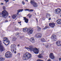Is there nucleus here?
Masks as SVG:
<instances>
[{"instance_id":"obj_53","label":"nucleus","mask_w":61,"mask_h":61,"mask_svg":"<svg viewBox=\"0 0 61 61\" xmlns=\"http://www.w3.org/2000/svg\"><path fill=\"white\" fill-rule=\"evenodd\" d=\"M36 13H35V15H36Z\"/></svg>"},{"instance_id":"obj_51","label":"nucleus","mask_w":61,"mask_h":61,"mask_svg":"<svg viewBox=\"0 0 61 61\" xmlns=\"http://www.w3.org/2000/svg\"><path fill=\"white\" fill-rule=\"evenodd\" d=\"M43 45H45V44H44V43H43Z\"/></svg>"},{"instance_id":"obj_36","label":"nucleus","mask_w":61,"mask_h":61,"mask_svg":"<svg viewBox=\"0 0 61 61\" xmlns=\"http://www.w3.org/2000/svg\"><path fill=\"white\" fill-rule=\"evenodd\" d=\"M5 1L6 2H8V1H9V0H5Z\"/></svg>"},{"instance_id":"obj_37","label":"nucleus","mask_w":61,"mask_h":61,"mask_svg":"<svg viewBox=\"0 0 61 61\" xmlns=\"http://www.w3.org/2000/svg\"><path fill=\"white\" fill-rule=\"evenodd\" d=\"M3 9L4 10H5V6H4L3 7Z\"/></svg>"},{"instance_id":"obj_8","label":"nucleus","mask_w":61,"mask_h":61,"mask_svg":"<svg viewBox=\"0 0 61 61\" xmlns=\"http://www.w3.org/2000/svg\"><path fill=\"white\" fill-rule=\"evenodd\" d=\"M1 42V41H0V50L2 52V51H4L5 50V49L4 47L2 46Z\"/></svg>"},{"instance_id":"obj_9","label":"nucleus","mask_w":61,"mask_h":61,"mask_svg":"<svg viewBox=\"0 0 61 61\" xmlns=\"http://www.w3.org/2000/svg\"><path fill=\"white\" fill-rule=\"evenodd\" d=\"M61 9L60 8H58L57 9L55 10V12L56 14H58L59 13H60L61 12Z\"/></svg>"},{"instance_id":"obj_49","label":"nucleus","mask_w":61,"mask_h":61,"mask_svg":"<svg viewBox=\"0 0 61 61\" xmlns=\"http://www.w3.org/2000/svg\"><path fill=\"white\" fill-rule=\"evenodd\" d=\"M26 1H27V2L28 0H25Z\"/></svg>"},{"instance_id":"obj_11","label":"nucleus","mask_w":61,"mask_h":61,"mask_svg":"<svg viewBox=\"0 0 61 61\" xmlns=\"http://www.w3.org/2000/svg\"><path fill=\"white\" fill-rule=\"evenodd\" d=\"M49 25L52 28H53L55 26V24L54 23H51L49 24Z\"/></svg>"},{"instance_id":"obj_43","label":"nucleus","mask_w":61,"mask_h":61,"mask_svg":"<svg viewBox=\"0 0 61 61\" xmlns=\"http://www.w3.org/2000/svg\"><path fill=\"white\" fill-rule=\"evenodd\" d=\"M18 37H19V38H21V36H18Z\"/></svg>"},{"instance_id":"obj_22","label":"nucleus","mask_w":61,"mask_h":61,"mask_svg":"<svg viewBox=\"0 0 61 61\" xmlns=\"http://www.w3.org/2000/svg\"><path fill=\"white\" fill-rule=\"evenodd\" d=\"M4 60H5V58L3 57H1L0 58V61H4Z\"/></svg>"},{"instance_id":"obj_27","label":"nucleus","mask_w":61,"mask_h":61,"mask_svg":"<svg viewBox=\"0 0 61 61\" xmlns=\"http://www.w3.org/2000/svg\"><path fill=\"white\" fill-rule=\"evenodd\" d=\"M28 16H29V18H31L32 17V15L30 14H29L27 15Z\"/></svg>"},{"instance_id":"obj_23","label":"nucleus","mask_w":61,"mask_h":61,"mask_svg":"<svg viewBox=\"0 0 61 61\" xmlns=\"http://www.w3.org/2000/svg\"><path fill=\"white\" fill-rule=\"evenodd\" d=\"M38 56L39 58H43V56L41 54H40Z\"/></svg>"},{"instance_id":"obj_14","label":"nucleus","mask_w":61,"mask_h":61,"mask_svg":"<svg viewBox=\"0 0 61 61\" xmlns=\"http://www.w3.org/2000/svg\"><path fill=\"white\" fill-rule=\"evenodd\" d=\"M30 41L31 42V43H34L35 42V40L34 39V38L33 37H32L30 39Z\"/></svg>"},{"instance_id":"obj_29","label":"nucleus","mask_w":61,"mask_h":61,"mask_svg":"<svg viewBox=\"0 0 61 61\" xmlns=\"http://www.w3.org/2000/svg\"><path fill=\"white\" fill-rule=\"evenodd\" d=\"M19 35V32H17V33H16L15 34V35L16 36H17V35Z\"/></svg>"},{"instance_id":"obj_34","label":"nucleus","mask_w":61,"mask_h":61,"mask_svg":"<svg viewBox=\"0 0 61 61\" xmlns=\"http://www.w3.org/2000/svg\"><path fill=\"white\" fill-rule=\"evenodd\" d=\"M36 61H43L40 59H38Z\"/></svg>"},{"instance_id":"obj_54","label":"nucleus","mask_w":61,"mask_h":61,"mask_svg":"<svg viewBox=\"0 0 61 61\" xmlns=\"http://www.w3.org/2000/svg\"><path fill=\"white\" fill-rule=\"evenodd\" d=\"M0 17H1V16H0Z\"/></svg>"},{"instance_id":"obj_4","label":"nucleus","mask_w":61,"mask_h":61,"mask_svg":"<svg viewBox=\"0 0 61 61\" xmlns=\"http://www.w3.org/2000/svg\"><path fill=\"white\" fill-rule=\"evenodd\" d=\"M8 15V13L5 10H4L2 11V13L0 12V15H2V17H3L4 18V17L5 18L7 17Z\"/></svg>"},{"instance_id":"obj_20","label":"nucleus","mask_w":61,"mask_h":61,"mask_svg":"<svg viewBox=\"0 0 61 61\" xmlns=\"http://www.w3.org/2000/svg\"><path fill=\"white\" fill-rule=\"evenodd\" d=\"M35 3V1L34 0H31L30 1V4L32 5H33Z\"/></svg>"},{"instance_id":"obj_19","label":"nucleus","mask_w":61,"mask_h":61,"mask_svg":"<svg viewBox=\"0 0 61 61\" xmlns=\"http://www.w3.org/2000/svg\"><path fill=\"white\" fill-rule=\"evenodd\" d=\"M57 23L58 24H61V19H58L57 21Z\"/></svg>"},{"instance_id":"obj_15","label":"nucleus","mask_w":61,"mask_h":61,"mask_svg":"<svg viewBox=\"0 0 61 61\" xmlns=\"http://www.w3.org/2000/svg\"><path fill=\"white\" fill-rule=\"evenodd\" d=\"M24 10L25 11H28L29 12H33V11H34V10L33 9L30 10L27 9H25Z\"/></svg>"},{"instance_id":"obj_52","label":"nucleus","mask_w":61,"mask_h":61,"mask_svg":"<svg viewBox=\"0 0 61 61\" xmlns=\"http://www.w3.org/2000/svg\"><path fill=\"white\" fill-rule=\"evenodd\" d=\"M9 18H10V16H9Z\"/></svg>"},{"instance_id":"obj_21","label":"nucleus","mask_w":61,"mask_h":61,"mask_svg":"<svg viewBox=\"0 0 61 61\" xmlns=\"http://www.w3.org/2000/svg\"><path fill=\"white\" fill-rule=\"evenodd\" d=\"M17 16V15L16 14L12 16V17L13 19H15Z\"/></svg>"},{"instance_id":"obj_40","label":"nucleus","mask_w":61,"mask_h":61,"mask_svg":"<svg viewBox=\"0 0 61 61\" xmlns=\"http://www.w3.org/2000/svg\"><path fill=\"white\" fill-rule=\"evenodd\" d=\"M0 4L1 5H4V3H0Z\"/></svg>"},{"instance_id":"obj_7","label":"nucleus","mask_w":61,"mask_h":61,"mask_svg":"<svg viewBox=\"0 0 61 61\" xmlns=\"http://www.w3.org/2000/svg\"><path fill=\"white\" fill-rule=\"evenodd\" d=\"M12 54L11 52H10L8 51L5 54V56L6 57L8 58V57L11 58L12 57Z\"/></svg>"},{"instance_id":"obj_32","label":"nucleus","mask_w":61,"mask_h":61,"mask_svg":"<svg viewBox=\"0 0 61 61\" xmlns=\"http://www.w3.org/2000/svg\"><path fill=\"white\" fill-rule=\"evenodd\" d=\"M38 30L40 31V30H41V28H40L39 27H38Z\"/></svg>"},{"instance_id":"obj_46","label":"nucleus","mask_w":61,"mask_h":61,"mask_svg":"<svg viewBox=\"0 0 61 61\" xmlns=\"http://www.w3.org/2000/svg\"><path fill=\"white\" fill-rule=\"evenodd\" d=\"M51 20V18H49V20Z\"/></svg>"},{"instance_id":"obj_50","label":"nucleus","mask_w":61,"mask_h":61,"mask_svg":"<svg viewBox=\"0 0 61 61\" xmlns=\"http://www.w3.org/2000/svg\"><path fill=\"white\" fill-rule=\"evenodd\" d=\"M36 20L37 21V18H36Z\"/></svg>"},{"instance_id":"obj_25","label":"nucleus","mask_w":61,"mask_h":61,"mask_svg":"<svg viewBox=\"0 0 61 61\" xmlns=\"http://www.w3.org/2000/svg\"><path fill=\"white\" fill-rule=\"evenodd\" d=\"M16 40V38L15 37L12 38V41H15Z\"/></svg>"},{"instance_id":"obj_6","label":"nucleus","mask_w":61,"mask_h":61,"mask_svg":"<svg viewBox=\"0 0 61 61\" xmlns=\"http://www.w3.org/2000/svg\"><path fill=\"white\" fill-rule=\"evenodd\" d=\"M15 44H12L10 46V50L13 53H14V54H16V51H15V50H14V48L15 47ZM15 50H16V48H15ZM14 51H15L14 52Z\"/></svg>"},{"instance_id":"obj_5","label":"nucleus","mask_w":61,"mask_h":61,"mask_svg":"<svg viewBox=\"0 0 61 61\" xmlns=\"http://www.w3.org/2000/svg\"><path fill=\"white\" fill-rule=\"evenodd\" d=\"M3 42L5 45L7 46L9 44L10 41L7 38L5 37L3 39Z\"/></svg>"},{"instance_id":"obj_33","label":"nucleus","mask_w":61,"mask_h":61,"mask_svg":"<svg viewBox=\"0 0 61 61\" xmlns=\"http://www.w3.org/2000/svg\"><path fill=\"white\" fill-rule=\"evenodd\" d=\"M45 47L46 48H48L49 47V45H46L45 46Z\"/></svg>"},{"instance_id":"obj_16","label":"nucleus","mask_w":61,"mask_h":61,"mask_svg":"<svg viewBox=\"0 0 61 61\" xmlns=\"http://www.w3.org/2000/svg\"><path fill=\"white\" fill-rule=\"evenodd\" d=\"M32 5H33V7H37L38 6L37 4V3L36 2H35V3Z\"/></svg>"},{"instance_id":"obj_26","label":"nucleus","mask_w":61,"mask_h":61,"mask_svg":"<svg viewBox=\"0 0 61 61\" xmlns=\"http://www.w3.org/2000/svg\"><path fill=\"white\" fill-rule=\"evenodd\" d=\"M46 16L47 17H49L50 16V15L48 13L46 14Z\"/></svg>"},{"instance_id":"obj_45","label":"nucleus","mask_w":61,"mask_h":61,"mask_svg":"<svg viewBox=\"0 0 61 61\" xmlns=\"http://www.w3.org/2000/svg\"><path fill=\"white\" fill-rule=\"evenodd\" d=\"M47 61H51V60H50V59H49Z\"/></svg>"},{"instance_id":"obj_18","label":"nucleus","mask_w":61,"mask_h":61,"mask_svg":"<svg viewBox=\"0 0 61 61\" xmlns=\"http://www.w3.org/2000/svg\"><path fill=\"white\" fill-rule=\"evenodd\" d=\"M23 11V9L18 10H17V12L16 13L17 15H18L19 13L20 12H22Z\"/></svg>"},{"instance_id":"obj_28","label":"nucleus","mask_w":61,"mask_h":61,"mask_svg":"<svg viewBox=\"0 0 61 61\" xmlns=\"http://www.w3.org/2000/svg\"><path fill=\"white\" fill-rule=\"evenodd\" d=\"M41 36H42L41 34H40V35H38V38H40V37H41Z\"/></svg>"},{"instance_id":"obj_12","label":"nucleus","mask_w":61,"mask_h":61,"mask_svg":"<svg viewBox=\"0 0 61 61\" xmlns=\"http://www.w3.org/2000/svg\"><path fill=\"white\" fill-rule=\"evenodd\" d=\"M56 44L58 46H61V41H57L56 42Z\"/></svg>"},{"instance_id":"obj_41","label":"nucleus","mask_w":61,"mask_h":61,"mask_svg":"<svg viewBox=\"0 0 61 61\" xmlns=\"http://www.w3.org/2000/svg\"><path fill=\"white\" fill-rule=\"evenodd\" d=\"M15 30H19V29L18 28H16L15 29Z\"/></svg>"},{"instance_id":"obj_13","label":"nucleus","mask_w":61,"mask_h":61,"mask_svg":"<svg viewBox=\"0 0 61 61\" xmlns=\"http://www.w3.org/2000/svg\"><path fill=\"white\" fill-rule=\"evenodd\" d=\"M51 38L52 39V40H56V35H52L51 36Z\"/></svg>"},{"instance_id":"obj_42","label":"nucleus","mask_w":61,"mask_h":61,"mask_svg":"<svg viewBox=\"0 0 61 61\" xmlns=\"http://www.w3.org/2000/svg\"><path fill=\"white\" fill-rule=\"evenodd\" d=\"M59 61H61V58H59Z\"/></svg>"},{"instance_id":"obj_39","label":"nucleus","mask_w":61,"mask_h":61,"mask_svg":"<svg viewBox=\"0 0 61 61\" xmlns=\"http://www.w3.org/2000/svg\"><path fill=\"white\" fill-rule=\"evenodd\" d=\"M6 22H8V20H6L5 22V23H6Z\"/></svg>"},{"instance_id":"obj_24","label":"nucleus","mask_w":61,"mask_h":61,"mask_svg":"<svg viewBox=\"0 0 61 61\" xmlns=\"http://www.w3.org/2000/svg\"><path fill=\"white\" fill-rule=\"evenodd\" d=\"M41 42H45V39L44 38H42L41 39Z\"/></svg>"},{"instance_id":"obj_48","label":"nucleus","mask_w":61,"mask_h":61,"mask_svg":"<svg viewBox=\"0 0 61 61\" xmlns=\"http://www.w3.org/2000/svg\"><path fill=\"white\" fill-rule=\"evenodd\" d=\"M18 55H20V53H19L18 54Z\"/></svg>"},{"instance_id":"obj_47","label":"nucleus","mask_w":61,"mask_h":61,"mask_svg":"<svg viewBox=\"0 0 61 61\" xmlns=\"http://www.w3.org/2000/svg\"><path fill=\"white\" fill-rule=\"evenodd\" d=\"M20 46V45L19 44L18 45V46Z\"/></svg>"},{"instance_id":"obj_3","label":"nucleus","mask_w":61,"mask_h":61,"mask_svg":"<svg viewBox=\"0 0 61 61\" xmlns=\"http://www.w3.org/2000/svg\"><path fill=\"white\" fill-rule=\"evenodd\" d=\"M23 31L24 32H27L29 34H32L33 32V29H31L30 28H29L28 29L27 28H24L23 29Z\"/></svg>"},{"instance_id":"obj_2","label":"nucleus","mask_w":61,"mask_h":61,"mask_svg":"<svg viewBox=\"0 0 61 61\" xmlns=\"http://www.w3.org/2000/svg\"><path fill=\"white\" fill-rule=\"evenodd\" d=\"M32 57V55L30 53L26 52L24 53L22 57V59L24 60H25L27 59H28Z\"/></svg>"},{"instance_id":"obj_10","label":"nucleus","mask_w":61,"mask_h":61,"mask_svg":"<svg viewBox=\"0 0 61 61\" xmlns=\"http://www.w3.org/2000/svg\"><path fill=\"white\" fill-rule=\"evenodd\" d=\"M49 57L50 58L52 59H53L55 58V56H54V55H53V54L52 53H51L50 54Z\"/></svg>"},{"instance_id":"obj_31","label":"nucleus","mask_w":61,"mask_h":61,"mask_svg":"<svg viewBox=\"0 0 61 61\" xmlns=\"http://www.w3.org/2000/svg\"><path fill=\"white\" fill-rule=\"evenodd\" d=\"M35 37L36 38H38V34H37L35 36Z\"/></svg>"},{"instance_id":"obj_44","label":"nucleus","mask_w":61,"mask_h":61,"mask_svg":"<svg viewBox=\"0 0 61 61\" xmlns=\"http://www.w3.org/2000/svg\"><path fill=\"white\" fill-rule=\"evenodd\" d=\"M21 21H20V22H18V23H19V24H21Z\"/></svg>"},{"instance_id":"obj_38","label":"nucleus","mask_w":61,"mask_h":61,"mask_svg":"<svg viewBox=\"0 0 61 61\" xmlns=\"http://www.w3.org/2000/svg\"><path fill=\"white\" fill-rule=\"evenodd\" d=\"M44 51H41V54L42 55L43 54H44Z\"/></svg>"},{"instance_id":"obj_35","label":"nucleus","mask_w":61,"mask_h":61,"mask_svg":"<svg viewBox=\"0 0 61 61\" xmlns=\"http://www.w3.org/2000/svg\"><path fill=\"white\" fill-rule=\"evenodd\" d=\"M22 3L23 5H25V2L23 1H22Z\"/></svg>"},{"instance_id":"obj_17","label":"nucleus","mask_w":61,"mask_h":61,"mask_svg":"<svg viewBox=\"0 0 61 61\" xmlns=\"http://www.w3.org/2000/svg\"><path fill=\"white\" fill-rule=\"evenodd\" d=\"M24 20H25V22L26 23H28V19H27V18H26V17H24Z\"/></svg>"},{"instance_id":"obj_1","label":"nucleus","mask_w":61,"mask_h":61,"mask_svg":"<svg viewBox=\"0 0 61 61\" xmlns=\"http://www.w3.org/2000/svg\"><path fill=\"white\" fill-rule=\"evenodd\" d=\"M25 48L27 50L29 49L30 51H33L36 54H37L38 53V50L36 48H33V46H30L29 47L25 46Z\"/></svg>"},{"instance_id":"obj_30","label":"nucleus","mask_w":61,"mask_h":61,"mask_svg":"<svg viewBox=\"0 0 61 61\" xmlns=\"http://www.w3.org/2000/svg\"><path fill=\"white\" fill-rule=\"evenodd\" d=\"M47 27L46 26L44 28L42 29V30H46V29H47Z\"/></svg>"}]
</instances>
